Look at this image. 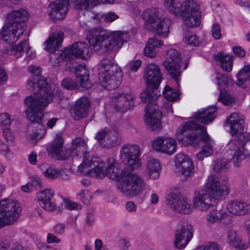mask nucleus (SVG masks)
<instances>
[{"instance_id": "412c9836", "label": "nucleus", "mask_w": 250, "mask_h": 250, "mask_svg": "<svg viewBox=\"0 0 250 250\" xmlns=\"http://www.w3.org/2000/svg\"><path fill=\"white\" fill-rule=\"evenodd\" d=\"M227 208L234 215H243L250 212V204L242 201L231 200L227 204Z\"/></svg>"}, {"instance_id": "58836bf2", "label": "nucleus", "mask_w": 250, "mask_h": 250, "mask_svg": "<svg viewBox=\"0 0 250 250\" xmlns=\"http://www.w3.org/2000/svg\"><path fill=\"white\" fill-rule=\"evenodd\" d=\"M181 16L184 19L185 24L189 27H196L200 24V13L199 15L190 14L187 15H183Z\"/></svg>"}, {"instance_id": "473e14b6", "label": "nucleus", "mask_w": 250, "mask_h": 250, "mask_svg": "<svg viewBox=\"0 0 250 250\" xmlns=\"http://www.w3.org/2000/svg\"><path fill=\"white\" fill-rule=\"evenodd\" d=\"M164 4L170 13L177 16H181L182 4L179 0H165Z\"/></svg>"}, {"instance_id": "338daca9", "label": "nucleus", "mask_w": 250, "mask_h": 250, "mask_svg": "<svg viewBox=\"0 0 250 250\" xmlns=\"http://www.w3.org/2000/svg\"><path fill=\"white\" fill-rule=\"evenodd\" d=\"M8 80V76L3 68L0 67V84H3Z\"/></svg>"}, {"instance_id": "5fc2aeb1", "label": "nucleus", "mask_w": 250, "mask_h": 250, "mask_svg": "<svg viewBox=\"0 0 250 250\" xmlns=\"http://www.w3.org/2000/svg\"><path fill=\"white\" fill-rule=\"evenodd\" d=\"M107 133L108 131L105 129H102L98 132L95 137L97 142H99L100 144L104 145V144H105L104 140L107 137Z\"/></svg>"}, {"instance_id": "39448f33", "label": "nucleus", "mask_w": 250, "mask_h": 250, "mask_svg": "<svg viewBox=\"0 0 250 250\" xmlns=\"http://www.w3.org/2000/svg\"><path fill=\"white\" fill-rule=\"evenodd\" d=\"M206 130V127L194 121L184 122L177 130L176 138L185 145L193 146L198 145L200 141H202L205 145L202 150L196 155L197 159L201 161L213 153L211 145L213 142H211Z\"/></svg>"}, {"instance_id": "de8ad7c7", "label": "nucleus", "mask_w": 250, "mask_h": 250, "mask_svg": "<svg viewBox=\"0 0 250 250\" xmlns=\"http://www.w3.org/2000/svg\"><path fill=\"white\" fill-rule=\"evenodd\" d=\"M189 156L188 155L184 154V153H179L177 154L175 157V161L176 165L178 168L179 167H181L182 164L185 163L186 161H190Z\"/></svg>"}, {"instance_id": "1a4fd4ad", "label": "nucleus", "mask_w": 250, "mask_h": 250, "mask_svg": "<svg viewBox=\"0 0 250 250\" xmlns=\"http://www.w3.org/2000/svg\"><path fill=\"white\" fill-rule=\"evenodd\" d=\"M162 10L160 8H151L146 10L143 13L146 28L156 32L161 37L166 38L169 33L171 21L163 17Z\"/></svg>"}, {"instance_id": "49530a36", "label": "nucleus", "mask_w": 250, "mask_h": 250, "mask_svg": "<svg viewBox=\"0 0 250 250\" xmlns=\"http://www.w3.org/2000/svg\"><path fill=\"white\" fill-rule=\"evenodd\" d=\"M184 40L185 42L192 46H198L201 42L198 37L195 35H187Z\"/></svg>"}, {"instance_id": "7ed1b4c3", "label": "nucleus", "mask_w": 250, "mask_h": 250, "mask_svg": "<svg viewBox=\"0 0 250 250\" xmlns=\"http://www.w3.org/2000/svg\"><path fill=\"white\" fill-rule=\"evenodd\" d=\"M145 79L148 88L141 94L140 97L143 102L147 104L145 108V122L146 126L152 130H159L161 128L162 113L154 103L160 95L158 90L162 80L160 67L154 63L148 64L145 70Z\"/></svg>"}, {"instance_id": "a18cd8bd", "label": "nucleus", "mask_w": 250, "mask_h": 250, "mask_svg": "<svg viewBox=\"0 0 250 250\" xmlns=\"http://www.w3.org/2000/svg\"><path fill=\"white\" fill-rule=\"evenodd\" d=\"M62 85L64 88L70 90H74L75 89H80V87H82L80 84H77V83L75 82L70 78L64 79L62 81Z\"/></svg>"}, {"instance_id": "6ab92c4d", "label": "nucleus", "mask_w": 250, "mask_h": 250, "mask_svg": "<svg viewBox=\"0 0 250 250\" xmlns=\"http://www.w3.org/2000/svg\"><path fill=\"white\" fill-rule=\"evenodd\" d=\"M25 28L21 27L17 28L9 24H6L2 28L1 34L3 40L10 44L16 42L22 35Z\"/></svg>"}, {"instance_id": "dca6fc26", "label": "nucleus", "mask_w": 250, "mask_h": 250, "mask_svg": "<svg viewBox=\"0 0 250 250\" xmlns=\"http://www.w3.org/2000/svg\"><path fill=\"white\" fill-rule=\"evenodd\" d=\"M152 146L156 151L168 155L172 154L176 150V141L171 138L158 137L153 141Z\"/></svg>"}, {"instance_id": "bf43d9fd", "label": "nucleus", "mask_w": 250, "mask_h": 250, "mask_svg": "<svg viewBox=\"0 0 250 250\" xmlns=\"http://www.w3.org/2000/svg\"><path fill=\"white\" fill-rule=\"evenodd\" d=\"M195 250H219V247L216 243L212 242L206 246H200Z\"/></svg>"}, {"instance_id": "79ce46f5", "label": "nucleus", "mask_w": 250, "mask_h": 250, "mask_svg": "<svg viewBox=\"0 0 250 250\" xmlns=\"http://www.w3.org/2000/svg\"><path fill=\"white\" fill-rule=\"evenodd\" d=\"M163 95L167 100L174 102L179 96V93L168 85H166L163 91Z\"/></svg>"}, {"instance_id": "680f3d73", "label": "nucleus", "mask_w": 250, "mask_h": 250, "mask_svg": "<svg viewBox=\"0 0 250 250\" xmlns=\"http://www.w3.org/2000/svg\"><path fill=\"white\" fill-rule=\"evenodd\" d=\"M238 138H237L238 140L240 141V142L244 143V146L245 145V143L247 141H250V133L248 132H245L242 134L238 135Z\"/></svg>"}, {"instance_id": "9d476101", "label": "nucleus", "mask_w": 250, "mask_h": 250, "mask_svg": "<svg viewBox=\"0 0 250 250\" xmlns=\"http://www.w3.org/2000/svg\"><path fill=\"white\" fill-rule=\"evenodd\" d=\"M72 4L77 10L87 9L90 5L96 6L100 4L97 0H56L49 5L48 15L53 21L63 19L68 9V4Z\"/></svg>"}, {"instance_id": "ddd939ff", "label": "nucleus", "mask_w": 250, "mask_h": 250, "mask_svg": "<svg viewBox=\"0 0 250 250\" xmlns=\"http://www.w3.org/2000/svg\"><path fill=\"white\" fill-rule=\"evenodd\" d=\"M193 228L187 222H182L178 224L175 233V247L182 249L189 243L193 237Z\"/></svg>"}, {"instance_id": "774afa93", "label": "nucleus", "mask_w": 250, "mask_h": 250, "mask_svg": "<svg viewBox=\"0 0 250 250\" xmlns=\"http://www.w3.org/2000/svg\"><path fill=\"white\" fill-rule=\"evenodd\" d=\"M60 241L61 240L60 239H58L53 234L51 233H48L47 236V241L48 243H59Z\"/></svg>"}, {"instance_id": "a211bd4d", "label": "nucleus", "mask_w": 250, "mask_h": 250, "mask_svg": "<svg viewBox=\"0 0 250 250\" xmlns=\"http://www.w3.org/2000/svg\"><path fill=\"white\" fill-rule=\"evenodd\" d=\"M28 70L32 74L27 82L28 89H33L42 86H51L49 85L47 80L40 75L41 68L38 66L31 65Z\"/></svg>"}, {"instance_id": "6e6d98bb", "label": "nucleus", "mask_w": 250, "mask_h": 250, "mask_svg": "<svg viewBox=\"0 0 250 250\" xmlns=\"http://www.w3.org/2000/svg\"><path fill=\"white\" fill-rule=\"evenodd\" d=\"M11 123V119L9 114L6 113L0 114V125H9Z\"/></svg>"}, {"instance_id": "c756f323", "label": "nucleus", "mask_w": 250, "mask_h": 250, "mask_svg": "<svg viewBox=\"0 0 250 250\" xmlns=\"http://www.w3.org/2000/svg\"><path fill=\"white\" fill-rule=\"evenodd\" d=\"M228 239L229 244L239 249H245L246 244L243 242L242 239L237 232L234 230H230L228 233Z\"/></svg>"}, {"instance_id": "72a5a7b5", "label": "nucleus", "mask_w": 250, "mask_h": 250, "mask_svg": "<svg viewBox=\"0 0 250 250\" xmlns=\"http://www.w3.org/2000/svg\"><path fill=\"white\" fill-rule=\"evenodd\" d=\"M228 213L222 209H212L207 215L206 220L209 224H214L227 217Z\"/></svg>"}, {"instance_id": "2f4dec72", "label": "nucleus", "mask_w": 250, "mask_h": 250, "mask_svg": "<svg viewBox=\"0 0 250 250\" xmlns=\"http://www.w3.org/2000/svg\"><path fill=\"white\" fill-rule=\"evenodd\" d=\"M199 6L197 3L193 0H186L182 5L181 15L188 14L199 15Z\"/></svg>"}, {"instance_id": "20e7f679", "label": "nucleus", "mask_w": 250, "mask_h": 250, "mask_svg": "<svg viewBox=\"0 0 250 250\" xmlns=\"http://www.w3.org/2000/svg\"><path fill=\"white\" fill-rule=\"evenodd\" d=\"M64 34L59 31L52 34L45 42V49L51 52L50 60L53 65L58 66L63 60H70L77 58L83 59L89 58L92 53L91 49L86 43L81 42L73 43L63 51L58 50L62 43Z\"/></svg>"}, {"instance_id": "cd10ccee", "label": "nucleus", "mask_w": 250, "mask_h": 250, "mask_svg": "<svg viewBox=\"0 0 250 250\" xmlns=\"http://www.w3.org/2000/svg\"><path fill=\"white\" fill-rule=\"evenodd\" d=\"M24 48H26V55L27 57L32 59L35 56V53L31 51V48L28 46L27 41L25 40L13 46L11 49V53L16 58H19L21 56V54L24 52Z\"/></svg>"}, {"instance_id": "f3484780", "label": "nucleus", "mask_w": 250, "mask_h": 250, "mask_svg": "<svg viewBox=\"0 0 250 250\" xmlns=\"http://www.w3.org/2000/svg\"><path fill=\"white\" fill-rule=\"evenodd\" d=\"M244 117L238 113H232L226 120L225 125L230 127L229 132L232 136L238 137L243 132Z\"/></svg>"}, {"instance_id": "603ef678", "label": "nucleus", "mask_w": 250, "mask_h": 250, "mask_svg": "<svg viewBox=\"0 0 250 250\" xmlns=\"http://www.w3.org/2000/svg\"><path fill=\"white\" fill-rule=\"evenodd\" d=\"M2 135L9 145H12L14 137L8 128H4L2 130Z\"/></svg>"}, {"instance_id": "c85d7f7f", "label": "nucleus", "mask_w": 250, "mask_h": 250, "mask_svg": "<svg viewBox=\"0 0 250 250\" xmlns=\"http://www.w3.org/2000/svg\"><path fill=\"white\" fill-rule=\"evenodd\" d=\"M121 138L118 131L115 128L108 130L107 137L104 139V147H113L119 145L121 143Z\"/></svg>"}, {"instance_id": "052dcab7", "label": "nucleus", "mask_w": 250, "mask_h": 250, "mask_svg": "<svg viewBox=\"0 0 250 250\" xmlns=\"http://www.w3.org/2000/svg\"><path fill=\"white\" fill-rule=\"evenodd\" d=\"M234 54L238 57H244L245 56V51L242 47L239 46H234L232 48Z\"/></svg>"}, {"instance_id": "ea45409f", "label": "nucleus", "mask_w": 250, "mask_h": 250, "mask_svg": "<svg viewBox=\"0 0 250 250\" xmlns=\"http://www.w3.org/2000/svg\"><path fill=\"white\" fill-rule=\"evenodd\" d=\"M54 195V193L52 189L46 188L38 193L35 199L37 201L42 203L48 200H52Z\"/></svg>"}, {"instance_id": "393cba45", "label": "nucleus", "mask_w": 250, "mask_h": 250, "mask_svg": "<svg viewBox=\"0 0 250 250\" xmlns=\"http://www.w3.org/2000/svg\"><path fill=\"white\" fill-rule=\"evenodd\" d=\"M75 75L77 82L79 83L82 88L88 89L91 87L89 71L87 69L86 66H78L75 69Z\"/></svg>"}, {"instance_id": "09e8293b", "label": "nucleus", "mask_w": 250, "mask_h": 250, "mask_svg": "<svg viewBox=\"0 0 250 250\" xmlns=\"http://www.w3.org/2000/svg\"><path fill=\"white\" fill-rule=\"evenodd\" d=\"M227 162L226 161L216 160L213 164V169L216 172L223 170L226 168Z\"/></svg>"}, {"instance_id": "e433bc0d", "label": "nucleus", "mask_w": 250, "mask_h": 250, "mask_svg": "<svg viewBox=\"0 0 250 250\" xmlns=\"http://www.w3.org/2000/svg\"><path fill=\"white\" fill-rule=\"evenodd\" d=\"M217 84L220 90L226 91V88L231 86L234 82L231 76L227 74L217 73Z\"/></svg>"}, {"instance_id": "5701e85b", "label": "nucleus", "mask_w": 250, "mask_h": 250, "mask_svg": "<svg viewBox=\"0 0 250 250\" xmlns=\"http://www.w3.org/2000/svg\"><path fill=\"white\" fill-rule=\"evenodd\" d=\"M217 108L214 106H209L206 109L198 111L194 113L196 121L205 125H208L214 120L217 116Z\"/></svg>"}, {"instance_id": "864d4df0", "label": "nucleus", "mask_w": 250, "mask_h": 250, "mask_svg": "<svg viewBox=\"0 0 250 250\" xmlns=\"http://www.w3.org/2000/svg\"><path fill=\"white\" fill-rule=\"evenodd\" d=\"M212 35L213 38L215 40H219L222 37L221 33V26L217 23H214L212 25Z\"/></svg>"}, {"instance_id": "b1692460", "label": "nucleus", "mask_w": 250, "mask_h": 250, "mask_svg": "<svg viewBox=\"0 0 250 250\" xmlns=\"http://www.w3.org/2000/svg\"><path fill=\"white\" fill-rule=\"evenodd\" d=\"M27 12L23 9L15 10L9 13L7 16V23L17 28L21 27L25 29L23 23L27 20Z\"/></svg>"}, {"instance_id": "c03bdc74", "label": "nucleus", "mask_w": 250, "mask_h": 250, "mask_svg": "<svg viewBox=\"0 0 250 250\" xmlns=\"http://www.w3.org/2000/svg\"><path fill=\"white\" fill-rule=\"evenodd\" d=\"M40 121L37 126V130L30 134V138L31 139H35L39 140L42 139L46 133L45 127L42 124H40Z\"/></svg>"}, {"instance_id": "e2e57ef3", "label": "nucleus", "mask_w": 250, "mask_h": 250, "mask_svg": "<svg viewBox=\"0 0 250 250\" xmlns=\"http://www.w3.org/2000/svg\"><path fill=\"white\" fill-rule=\"evenodd\" d=\"M65 226L62 224H58L53 228V231L56 234H62L64 232Z\"/></svg>"}, {"instance_id": "4c0bfd02", "label": "nucleus", "mask_w": 250, "mask_h": 250, "mask_svg": "<svg viewBox=\"0 0 250 250\" xmlns=\"http://www.w3.org/2000/svg\"><path fill=\"white\" fill-rule=\"evenodd\" d=\"M39 167L45 177L50 179L57 178L58 169L51 167L47 164L40 165Z\"/></svg>"}, {"instance_id": "9b49d317", "label": "nucleus", "mask_w": 250, "mask_h": 250, "mask_svg": "<svg viewBox=\"0 0 250 250\" xmlns=\"http://www.w3.org/2000/svg\"><path fill=\"white\" fill-rule=\"evenodd\" d=\"M21 211L20 205L17 201L7 199L0 200V229L14 224Z\"/></svg>"}, {"instance_id": "f257e3e1", "label": "nucleus", "mask_w": 250, "mask_h": 250, "mask_svg": "<svg viewBox=\"0 0 250 250\" xmlns=\"http://www.w3.org/2000/svg\"><path fill=\"white\" fill-rule=\"evenodd\" d=\"M139 147L135 145L126 144L120 150L121 163H117L114 158L107 160V166L100 158H95L89 161L85 160L79 166V169L89 168L90 173H95L97 176L107 175L110 179L116 181L123 180L121 191L125 195L136 196L141 193L145 188L146 183L140 176L130 171L136 169L141 166Z\"/></svg>"}, {"instance_id": "0e129e2a", "label": "nucleus", "mask_w": 250, "mask_h": 250, "mask_svg": "<svg viewBox=\"0 0 250 250\" xmlns=\"http://www.w3.org/2000/svg\"><path fill=\"white\" fill-rule=\"evenodd\" d=\"M119 18L118 16L113 12H110L105 15L104 20L106 22H112Z\"/></svg>"}, {"instance_id": "f03ea898", "label": "nucleus", "mask_w": 250, "mask_h": 250, "mask_svg": "<svg viewBox=\"0 0 250 250\" xmlns=\"http://www.w3.org/2000/svg\"><path fill=\"white\" fill-rule=\"evenodd\" d=\"M230 192L228 178L216 173L208 176L206 187L195 191L193 206L190 200L176 194L169 195L168 204L176 212L189 214L195 207L199 210L206 211L213 207L217 201L227 198Z\"/></svg>"}, {"instance_id": "7c9ffc66", "label": "nucleus", "mask_w": 250, "mask_h": 250, "mask_svg": "<svg viewBox=\"0 0 250 250\" xmlns=\"http://www.w3.org/2000/svg\"><path fill=\"white\" fill-rule=\"evenodd\" d=\"M146 172L152 179H156L159 176L160 165L159 161L154 158L149 159L146 165Z\"/></svg>"}, {"instance_id": "3c124183", "label": "nucleus", "mask_w": 250, "mask_h": 250, "mask_svg": "<svg viewBox=\"0 0 250 250\" xmlns=\"http://www.w3.org/2000/svg\"><path fill=\"white\" fill-rule=\"evenodd\" d=\"M71 156H74V155L72 154L71 148H63L62 147V148L61 149L60 152L58 154L56 157L58 159L65 160Z\"/></svg>"}, {"instance_id": "0eeeda50", "label": "nucleus", "mask_w": 250, "mask_h": 250, "mask_svg": "<svg viewBox=\"0 0 250 250\" xmlns=\"http://www.w3.org/2000/svg\"><path fill=\"white\" fill-rule=\"evenodd\" d=\"M52 86H42L29 89L34 93L26 97L24 104L26 106L25 113L28 119L33 123H39L43 117L42 111L48 105L53 97H58V89L55 93Z\"/></svg>"}, {"instance_id": "f8f14e48", "label": "nucleus", "mask_w": 250, "mask_h": 250, "mask_svg": "<svg viewBox=\"0 0 250 250\" xmlns=\"http://www.w3.org/2000/svg\"><path fill=\"white\" fill-rule=\"evenodd\" d=\"M167 55L168 57L163 62L164 65L168 74L177 83L181 74V56L175 49L169 50Z\"/></svg>"}, {"instance_id": "13d9d810", "label": "nucleus", "mask_w": 250, "mask_h": 250, "mask_svg": "<svg viewBox=\"0 0 250 250\" xmlns=\"http://www.w3.org/2000/svg\"><path fill=\"white\" fill-rule=\"evenodd\" d=\"M32 187L34 189H38L42 188V180L38 177H33L31 178V182H30Z\"/></svg>"}, {"instance_id": "a19ab883", "label": "nucleus", "mask_w": 250, "mask_h": 250, "mask_svg": "<svg viewBox=\"0 0 250 250\" xmlns=\"http://www.w3.org/2000/svg\"><path fill=\"white\" fill-rule=\"evenodd\" d=\"M178 169L185 177H189L194 173V167L191 160L184 163Z\"/></svg>"}, {"instance_id": "aec40b11", "label": "nucleus", "mask_w": 250, "mask_h": 250, "mask_svg": "<svg viewBox=\"0 0 250 250\" xmlns=\"http://www.w3.org/2000/svg\"><path fill=\"white\" fill-rule=\"evenodd\" d=\"M133 96L129 94H123L113 101V108L118 112H125L134 106Z\"/></svg>"}, {"instance_id": "423d86ee", "label": "nucleus", "mask_w": 250, "mask_h": 250, "mask_svg": "<svg viewBox=\"0 0 250 250\" xmlns=\"http://www.w3.org/2000/svg\"><path fill=\"white\" fill-rule=\"evenodd\" d=\"M86 39L95 51H102L101 53L109 54L119 49L124 42L129 40V38L126 32L111 33L99 28L90 30L86 36Z\"/></svg>"}, {"instance_id": "4d7b16f0", "label": "nucleus", "mask_w": 250, "mask_h": 250, "mask_svg": "<svg viewBox=\"0 0 250 250\" xmlns=\"http://www.w3.org/2000/svg\"><path fill=\"white\" fill-rule=\"evenodd\" d=\"M78 195L82 201L85 204H88L91 199V197L87 190H81Z\"/></svg>"}, {"instance_id": "c9c22d12", "label": "nucleus", "mask_w": 250, "mask_h": 250, "mask_svg": "<svg viewBox=\"0 0 250 250\" xmlns=\"http://www.w3.org/2000/svg\"><path fill=\"white\" fill-rule=\"evenodd\" d=\"M237 80L236 82L237 85L245 87L246 82L250 81V65L245 66L241 69L237 75Z\"/></svg>"}, {"instance_id": "6e6552de", "label": "nucleus", "mask_w": 250, "mask_h": 250, "mask_svg": "<svg viewBox=\"0 0 250 250\" xmlns=\"http://www.w3.org/2000/svg\"><path fill=\"white\" fill-rule=\"evenodd\" d=\"M99 80L105 89L111 90L117 88L121 83L122 71L111 57L102 59L99 65Z\"/></svg>"}, {"instance_id": "69168bd1", "label": "nucleus", "mask_w": 250, "mask_h": 250, "mask_svg": "<svg viewBox=\"0 0 250 250\" xmlns=\"http://www.w3.org/2000/svg\"><path fill=\"white\" fill-rule=\"evenodd\" d=\"M141 63V61L140 60H136L132 62L129 65L130 69L133 72L137 71L140 67Z\"/></svg>"}, {"instance_id": "f704fd0d", "label": "nucleus", "mask_w": 250, "mask_h": 250, "mask_svg": "<svg viewBox=\"0 0 250 250\" xmlns=\"http://www.w3.org/2000/svg\"><path fill=\"white\" fill-rule=\"evenodd\" d=\"M63 144V140L62 137L57 136L47 148L49 155L51 157H56L62 148Z\"/></svg>"}, {"instance_id": "a878e982", "label": "nucleus", "mask_w": 250, "mask_h": 250, "mask_svg": "<svg viewBox=\"0 0 250 250\" xmlns=\"http://www.w3.org/2000/svg\"><path fill=\"white\" fill-rule=\"evenodd\" d=\"M234 56L223 52H218L214 55L215 61L220 63L221 67L226 72H230L232 68Z\"/></svg>"}, {"instance_id": "bb28decb", "label": "nucleus", "mask_w": 250, "mask_h": 250, "mask_svg": "<svg viewBox=\"0 0 250 250\" xmlns=\"http://www.w3.org/2000/svg\"><path fill=\"white\" fill-rule=\"evenodd\" d=\"M163 42L156 37L150 38L144 48V52L146 56L154 58L157 52V49L162 46Z\"/></svg>"}, {"instance_id": "4be33fe9", "label": "nucleus", "mask_w": 250, "mask_h": 250, "mask_svg": "<svg viewBox=\"0 0 250 250\" xmlns=\"http://www.w3.org/2000/svg\"><path fill=\"white\" fill-rule=\"evenodd\" d=\"M70 148L74 156L84 157L83 162L85 160H87V162H88V160L89 164H90L91 160L95 159V158H92L89 160L87 158L86 155L87 154V143L84 139L81 137H78L73 140Z\"/></svg>"}, {"instance_id": "8fccbe9b", "label": "nucleus", "mask_w": 250, "mask_h": 250, "mask_svg": "<svg viewBox=\"0 0 250 250\" xmlns=\"http://www.w3.org/2000/svg\"><path fill=\"white\" fill-rule=\"evenodd\" d=\"M40 205L44 209L48 211L54 210L57 206L56 204L51 200L40 203Z\"/></svg>"}, {"instance_id": "37998d69", "label": "nucleus", "mask_w": 250, "mask_h": 250, "mask_svg": "<svg viewBox=\"0 0 250 250\" xmlns=\"http://www.w3.org/2000/svg\"><path fill=\"white\" fill-rule=\"evenodd\" d=\"M219 102H221L225 105H229L235 102L234 98L228 94L225 90H220V96L218 99Z\"/></svg>"}, {"instance_id": "4468645a", "label": "nucleus", "mask_w": 250, "mask_h": 250, "mask_svg": "<svg viewBox=\"0 0 250 250\" xmlns=\"http://www.w3.org/2000/svg\"><path fill=\"white\" fill-rule=\"evenodd\" d=\"M227 152L232 157L231 159L235 167H239L240 163L246 158L244 143L238 139H231L227 145Z\"/></svg>"}, {"instance_id": "2eb2a0df", "label": "nucleus", "mask_w": 250, "mask_h": 250, "mask_svg": "<svg viewBox=\"0 0 250 250\" xmlns=\"http://www.w3.org/2000/svg\"><path fill=\"white\" fill-rule=\"evenodd\" d=\"M89 105L90 103L87 97L80 98L71 107L70 112L72 118L76 121L85 118L88 115Z\"/></svg>"}]
</instances>
